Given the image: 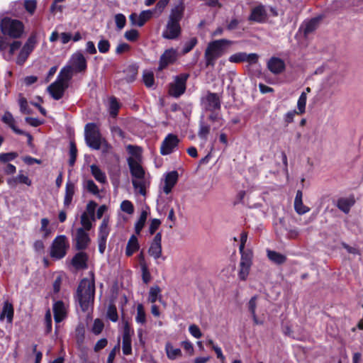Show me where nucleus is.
I'll use <instances>...</instances> for the list:
<instances>
[{"label": "nucleus", "mask_w": 363, "mask_h": 363, "mask_svg": "<svg viewBox=\"0 0 363 363\" xmlns=\"http://www.w3.org/2000/svg\"><path fill=\"white\" fill-rule=\"evenodd\" d=\"M35 38L30 37L26 44L21 48V43L20 41H14L9 46L6 39L0 35V51L4 58L8 61L13 59V56L16 51L19 50L16 62L18 65H23L34 48Z\"/></svg>", "instance_id": "nucleus-1"}, {"label": "nucleus", "mask_w": 363, "mask_h": 363, "mask_svg": "<svg viewBox=\"0 0 363 363\" xmlns=\"http://www.w3.org/2000/svg\"><path fill=\"white\" fill-rule=\"evenodd\" d=\"M95 284L94 280L83 279L77 288V299L83 311L88 310L94 300Z\"/></svg>", "instance_id": "nucleus-2"}, {"label": "nucleus", "mask_w": 363, "mask_h": 363, "mask_svg": "<svg viewBox=\"0 0 363 363\" xmlns=\"http://www.w3.org/2000/svg\"><path fill=\"white\" fill-rule=\"evenodd\" d=\"M233 43V41L227 39L216 40L210 43L205 51L206 65L213 66L216 60L221 57L225 53L226 48Z\"/></svg>", "instance_id": "nucleus-3"}, {"label": "nucleus", "mask_w": 363, "mask_h": 363, "mask_svg": "<svg viewBox=\"0 0 363 363\" xmlns=\"http://www.w3.org/2000/svg\"><path fill=\"white\" fill-rule=\"evenodd\" d=\"M69 63L60 71L65 80H70L74 73L85 72L87 67L86 60L81 52H74L71 56Z\"/></svg>", "instance_id": "nucleus-4"}, {"label": "nucleus", "mask_w": 363, "mask_h": 363, "mask_svg": "<svg viewBox=\"0 0 363 363\" xmlns=\"http://www.w3.org/2000/svg\"><path fill=\"white\" fill-rule=\"evenodd\" d=\"M0 29L3 34L16 38L22 35L23 25L18 20L5 17L0 21Z\"/></svg>", "instance_id": "nucleus-5"}, {"label": "nucleus", "mask_w": 363, "mask_h": 363, "mask_svg": "<svg viewBox=\"0 0 363 363\" xmlns=\"http://www.w3.org/2000/svg\"><path fill=\"white\" fill-rule=\"evenodd\" d=\"M84 136L87 145L94 149L99 150L101 145V135L95 123H87L84 128Z\"/></svg>", "instance_id": "nucleus-6"}, {"label": "nucleus", "mask_w": 363, "mask_h": 363, "mask_svg": "<svg viewBox=\"0 0 363 363\" xmlns=\"http://www.w3.org/2000/svg\"><path fill=\"white\" fill-rule=\"evenodd\" d=\"M201 105L206 112L220 111L221 101L218 94L208 91L201 98Z\"/></svg>", "instance_id": "nucleus-7"}, {"label": "nucleus", "mask_w": 363, "mask_h": 363, "mask_svg": "<svg viewBox=\"0 0 363 363\" xmlns=\"http://www.w3.org/2000/svg\"><path fill=\"white\" fill-rule=\"evenodd\" d=\"M68 247L66 237L65 235L57 236L52 242L50 256L55 259L63 258L66 255Z\"/></svg>", "instance_id": "nucleus-8"}, {"label": "nucleus", "mask_w": 363, "mask_h": 363, "mask_svg": "<svg viewBox=\"0 0 363 363\" xmlns=\"http://www.w3.org/2000/svg\"><path fill=\"white\" fill-rule=\"evenodd\" d=\"M69 81L65 80L61 72H60L56 81L50 84L47 90L54 99L58 100L63 96L65 90L68 86Z\"/></svg>", "instance_id": "nucleus-9"}, {"label": "nucleus", "mask_w": 363, "mask_h": 363, "mask_svg": "<svg viewBox=\"0 0 363 363\" xmlns=\"http://www.w3.org/2000/svg\"><path fill=\"white\" fill-rule=\"evenodd\" d=\"M189 77V75L185 73L176 76L174 82L169 85V94L174 97H179L183 94L186 90V84Z\"/></svg>", "instance_id": "nucleus-10"}, {"label": "nucleus", "mask_w": 363, "mask_h": 363, "mask_svg": "<svg viewBox=\"0 0 363 363\" xmlns=\"http://www.w3.org/2000/svg\"><path fill=\"white\" fill-rule=\"evenodd\" d=\"M147 252L150 257H153L157 264H159L158 259L160 258H162L163 260L165 259L166 257L162 256L161 233H157L155 235L153 240L150 243Z\"/></svg>", "instance_id": "nucleus-11"}, {"label": "nucleus", "mask_w": 363, "mask_h": 363, "mask_svg": "<svg viewBox=\"0 0 363 363\" xmlns=\"http://www.w3.org/2000/svg\"><path fill=\"white\" fill-rule=\"evenodd\" d=\"M109 219L107 217H105L99 228V234H98V244H99V251L103 255L106 250V241L107 238L110 233V228L108 226Z\"/></svg>", "instance_id": "nucleus-12"}, {"label": "nucleus", "mask_w": 363, "mask_h": 363, "mask_svg": "<svg viewBox=\"0 0 363 363\" xmlns=\"http://www.w3.org/2000/svg\"><path fill=\"white\" fill-rule=\"evenodd\" d=\"M180 34L179 22L168 19L165 29L162 32V37L165 39L173 40L177 38Z\"/></svg>", "instance_id": "nucleus-13"}, {"label": "nucleus", "mask_w": 363, "mask_h": 363, "mask_svg": "<svg viewBox=\"0 0 363 363\" xmlns=\"http://www.w3.org/2000/svg\"><path fill=\"white\" fill-rule=\"evenodd\" d=\"M252 253L247 252L241 255L238 277L241 280H245L249 274L252 265Z\"/></svg>", "instance_id": "nucleus-14"}, {"label": "nucleus", "mask_w": 363, "mask_h": 363, "mask_svg": "<svg viewBox=\"0 0 363 363\" xmlns=\"http://www.w3.org/2000/svg\"><path fill=\"white\" fill-rule=\"evenodd\" d=\"M179 140L177 136L173 134H169L162 143L160 152L162 155H167L172 153L174 149L178 145Z\"/></svg>", "instance_id": "nucleus-15"}, {"label": "nucleus", "mask_w": 363, "mask_h": 363, "mask_svg": "<svg viewBox=\"0 0 363 363\" xmlns=\"http://www.w3.org/2000/svg\"><path fill=\"white\" fill-rule=\"evenodd\" d=\"M258 55L256 53L247 54L244 52L235 53L230 56L229 61L233 63L247 62L250 64H255L258 60Z\"/></svg>", "instance_id": "nucleus-16"}, {"label": "nucleus", "mask_w": 363, "mask_h": 363, "mask_svg": "<svg viewBox=\"0 0 363 363\" xmlns=\"http://www.w3.org/2000/svg\"><path fill=\"white\" fill-rule=\"evenodd\" d=\"M152 14L153 11L145 10L140 12L139 15L135 13H131L129 16V19L132 25L141 27L145 23V22L151 18Z\"/></svg>", "instance_id": "nucleus-17"}, {"label": "nucleus", "mask_w": 363, "mask_h": 363, "mask_svg": "<svg viewBox=\"0 0 363 363\" xmlns=\"http://www.w3.org/2000/svg\"><path fill=\"white\" fill-rule=\"evenodd\" d=\"M74 240L77 250H84L87 247L90 242V238L86 230H84L82 228H79L77 230Z\"/></svg>", "instance_id": "nucleus-18"}, {"label": "nucleus", "mask_w": 363, "mask_h": 363, "mask_svg": "<svg viewBox=\"0 0 363 363\" xmlns=\"http://www.w3.org/2000/svg\"><path fill=\"white\" fill-rule=\"evenodd\" d=\"M52 311L57 323L62 322L67 317V307L62 301H57L54 303Z\"/></svg>", "instance_id": "nucleus-19"}, {"label": "nucleus", "mask_w": 363, "mask_h": 363, "mask_svg": "<svg viewBox=\"0 0 363 363\" xmlns=\"http://www.w3.org/2000/svg\"><path fill=\"white\" fill-rule=\"evenodd\" d=\"M267 67L272 73L279 74L285 69V62L279 57H272L267 62Z\"/></svg>", "instance_id": "nucleus-20"}, {"label": "nucleus", "mask_w": 363, "mask_h": 363, "mask_svg": "<svg viewBox=\"0 0 363 363\" xmlns=\"http://www.w3.org/2000/svg\"><path fill=\"white\" fill-rule=\"evenodd\" d=\"M2 121L4 123L7 124L13 130V132H15L16 134L26 135L28 137V143H30V141L32 140L31 135L28 133H25L23 130L18 129L15 125L14 118L10 112H9V111L5 112L4 115L2 117Z\"/></svg>", "instance_id": "nucleus-21"}, {"label": "nucleus", "mask_w": 363, "mask_h": 363, "mask_svg": "<svg viewBox=\"0 0 363 363\" xmlns=\"http://www.w3.org/2000/svg\"><path fill=\"white\" fill-rule=\"evenodd\" d=\"M267 14L264 6L259 5L252 9L251 14L250 15L248 20L262 23L267 19Z\"/></svg>", "instance_id": "nucleus-22"}, {"label": "nucleus", "mask_w": 363, "mask_h": 363, "mask_svg": "<svg viewBox=\"0 0 363 363\" xmlns=\"http://www.w3.org/2000/svg\"><path fill=\"white\" fill-rule=\"evenodd\" d=\"M128 164L130 168L131 175L135 179H144L145 171L141 165L133 158L129 157L128 159Z\"/></svg>", "instance_id": "nucleus-23"}, {"label": "nucleus", "mask_w": 363, "mask_h": 363, "mask_svg": "<svg viewBox=\"0 0 363 363\" xmlns=\"http://www.w3.org/2000/svg\"><path fill=\"white\" fill-rule=\"evenodd\" d=\"M176 60V51L174 49L166 50L160 57L159 70H162Z\"/></svg>", "instance_id": "nucleus-24"}, {"label": "nucleus", "mask_w": 363, "mask_h": 363, "mask_svg": "<svg viewBox=\"0 0 363 363\" xmlns=\"http://www.w3.org/2000/svg\"><path fill=\"white\" fill-rule=\"evenodd\" d=\"M184 0H179L178 3L171 9L169 19L180 22L184 15Z\"/></svg>", "instance_id": "nucleus-25"}, {"label": "nucleus", "mask_w": 363, "mask_h": 363, "mask_svg": "<svg viewBox=\"0 0 363 363\" xmlns=\"http://www.w3.org/2000/svg\"><path fill=\"white\" fill-rule=\"evenodd\" d=\"M178 180V173L176 171H172L167 174L164 179V185L163 186V191L166 194H169L172 188L177 184Z\"/></svg>", "instance_id": "nucleus-26"}, {"label": "nucleus", "mask_w": 363, "mask_h": 363, "mask_svg": "<svg viewBox=\"0 0 363 363\" xmlns=\"http://www.w3.org/2000/svg\"><path fill=\"white\" fill-rule=\"evenodd\" d=\"M91 204H94L95 206L96 203L94 202H90L87 205V209L90 212L91 218L86 212L83 213L81 216V224L83 226L82 228L86 231H89L91 230V228L92 227L91 221L94 220V209L90 208V206Z\"/></svg>", "instance_id": "nucleus-27"}, {"label": "nucleus", "mask_w": 363, "mask_h": 363, "mask_svg": "<svg viewBox=\"0 0 363 363\" xmlns=\"http://www.w3.org/2000/svg\"><path fill=\"white\" fill-rule=\"evenodd\" d=\"M88 256L84 252L77 253L72 259V264L77 269L87 268Z\"/></svg>", "instance_id": "nucleus-28"}, {"label": "nucleus", "mask_w": 363, "mask_h": 363, "mask_svg": "<svg viewBox=\"0 0 363 363\" xmlns=\"http://www.w3.org/2000/svg\"><path fill=\"white\" fill-rule=\"evenodd\" d=\"M13 307L9 301L4 303L2 311L0 314V320H3L5 318L9 323H11L13 318Z\"/></svg>", "instance_id": "nucleus-29"}, {"label": "nucleus", "mask_w": 363, "mask_h": 363, "mask_svg": "<svg viewBox=\"0 0 363 363\" xmlns=\"http://www.w3.org/2000/svg\"><path fill=\"white\" fill-rule=\"evenodd\" d=\"M354 203V200L353 199L341 198L337 202V207L345 213H348Z\"/></svg>", "instance_id": "nucleus-30"}, {"label": "nucleus", "mask_w": 363, "mask_h": 363, "mask_svg": "<svg viewBox=\"0 0 363 363\" xmlns=\"http://www.w3.org/2000/svg\"><path fill=\"white\" fill-rule=\"evenodd\" d=\"M74 338L77 347L81 349L85 340V329L83 325L79 324L77 326L74 331Z\"/></svg>", "instance_id": "nucleus-31"}, {"label": "nucleus", "mask_w": 363, "mask_h": 363, "mask_svg": "<svg viewBox=\"0 0 363 363\" xmlns=\"http://www.w3.org/2000/svg\"><path fill=\"white\" fill-rule=\"evenodd\" d=\"M139 249V244L138 238L135 235H133L128 240L126 245L125 255L128 257L131 256Z\"/></svg>", "instance_id": "nucleus-32"}, {"label": "nucleus", "mask_w": 363, "mask_h": 363, "mask_svg": "<svg viewBox=\"0 0 363 363\" xmlns=\"http://www.w3.org/2000/svg\"><path fill=\"white\" fill-rule=\"evenodd\" d=\"M165 351L168 359L171 360H174L182 355V350L179 348L174 347L170 342L166 343Z\"/></svg>", "instance_id": "nucleus-33"}, {"label": "nucleus", "mask_w": 363, "mask_h": 363, "mask_svg": "<svg viewBox=\"0 0 363 363\" xmlns=\"http://www.w3.org/2000/svg\"><path fill=\"white\" fill-rule=\"evenodd\" d=\"M91 174L94 179L99 183L105 184L107 181L105 172H104L97 165L91 164L90 166Z\"/></svg>", "instance_id": "nucleus-34"}, {"label": "nucleus", "mask_w": 363, "mask_h": 363, "mask_svg": "<svg viewBox=\"0 0 363 363\" xmlns=\"http://www.w3.org/2000/svg\"><path fill=\"white\" fill-rule=\"evenodd\" d=\"M210 130H211L210 125H208L204 122L203 116H202L199 121V129L198 131V136L201 139H202L203 140H206L208 135L210 133Z\"/></svg>", "instance_id": "nucleus-35"}, {"label": "nucleus", "mask_w": 363, "mask_h": 363, "mask_svg": "<svg viewBox=\"0 0 363 363\" xmlns=\"http://www.w3.org/2000/svg\"><path fill=\"white\" fill-rule=\"evenodd\" d=\"M74 184L72 182H67L66 184L65 195L64 199L65 206H69L71 203L73 196L74 194Z\"/></svg>", "instance_id": "nucleus-36"}, {"label": "nucleus", "mask_w": 363, "mask_h": 363, "mask_svg": "<svg viewBox=\"0 0 363 363\" xmlns=\"http://www.w3.org/2000/svg\"><path fill=\"white\" fill-rule=\"evenodd\" d=\"M268 258L275 264H281L286 262V257L285 255L273 250H267Z\"/></svg>", "instance_id": "nucleus-37"}, {"label": "nucleus", "mask_w": 363, "mask_h": 363, "mask_svg": "<svg viewBox=\"0 0 363 363\" xmlns=\"http://www.w3.org/2000/svg\"><path fill=\"white\" fill-rule=\"evenodd\" d=\"M161 289L158 286H151L148 294V301L154 303L157 300H161Z\"/></svg>", "instance_id": "nucleus-38"}, {"label": "nucleus", "mask_w": 363, "mask_h": 363, "mask_svg": "<svg viewBox=\"0 0 363 363\" xmlns=\"http://www.w3.org/2000/svg\"><path fill=\"white\" fill-rule=\"evenodd\" d=\"M319 20L318 18H314L305 22L303 25V33L305 35H308L317 28Z\"/></svg>", "instance_id": "nucleus-39"}, {"label": "nucleus", "mask_w": 363, "mask_h": 363, "mask_svg": "<svg viewBox=\"0 0 363 363\" xmlns=\"http://www.w3.org/2000/svg\"><path fill=\"white\" fill-rule=\"evenodd\" d=\"M147 214L148 213L146 210L142 211L138 220L135 224V230L137 234H140L143 228L147 218Z\"/></svg>", "instance_id": "nucleus-40"}, {"label": "nucleus", "mask_w": 363, "mask_h": 363, "mask_svg": "<svg viewBox=\"0 0 363 363\" xmlns=\"http://www.w3.org/2000/svg\"><path fill=\"white\" fill-rule=\"evenodd\" d=\"M135 321L142 325H144L146 323V314L142 304H138L137 306Z\"/></svg>", "instance_id": "nucleus-41"}, {"label": "nucleus", "mask_w": 363, "mask_h": 363, "mask_svg": "<svg viewBox=\"0 0 363 363\" xmlns=\"http://www.w3.org/2000/svg\"><path fill=\"white\" fill-rule=\"evenodd\" d=\"M133 186L134 189L138 191L139 194H140L143 196H145L146 194L145 191V183L143 180V179H135L132 181Z\"/></svg>", "instance_id": "nucleus-42"}, {"label": "nucleus", "mask_w": 363, "mask_h": 363, "mask_svg": "<svg viewBox=\"0 0 363 363\" xmlns=\"http://www.w3.org/2000/svg\"><path fill=\"white\" fill-rule=\"evenodd\" d=\"M143 79L144 84L148 88L152 87L154 85L155 79L154 74L152 71L145 70L143 72Z\"/></svg>", "instance_id": "nucleus-43"}, {"label": "nucleus", "mask_w": 363, "mask_h": 363, "mask_svg": "<svg viewBox=\"0 0 363 363\" xmlns=\"http://www.w3.org/2000/svg\"><path fill=\"white\" fill-rule=\"evenodd\" d=\"M307 96L306 92H302L297 101V108L299 114H303L306 111Z\"/></svg>", "instance_id": "nucleus-44"}, {"label": "nucleus", "mask_w": 363, "mask_h": 363, "mask_svg": "<svg viewBox=\"0 0 363 363\" xmlns=\"http://www.w3.org/2000/svg\"><path fill=\"white\" fill-rule=\"evenodd\" d=\"M84 187L90 193H91L94 195L99 194V190L98 186L96 185V184L91 179H88L84 181Z\"/></svg>", "instance_id": "nucleus-45"}, {"label": "nucleus", "mask_w": 363, "mask_h": 363, "mask_svg": "<svg viewBox=\"0 0 363 363\" xmlns=\"http://www.w3.org/2000/svg\"><path fill=\"white\" fill-rule=\"evenodd\" d=\"M77 150L74 142L71 141L69 143V164L73 166L75 163L77 158Z\"/></svg>", "instance_id": "nucleus-46"}, {"label": "nucleus", "mask_w": 363, "mask_h": 363, "mask_svg": "<svg viewBox=\"0 0 363 363\" xmlns=\"http://www.w3.org/2000/svg\"><path fill=\"white\" fill-rule=\"evenodd\" d=\"M198 40L195 37L191 38L189 40L185 42L182 50V54L184 55L189 52L196 46Z\"/></svg>", "instance_id": "nucleus-47"}, {"label": "nucleus", "mask_w": 363, "mask_h": 363, "mask_svg": "<svg viewBox=\"0 0 363 363\" xmlns=\"http://www.w3.org/2000/svg\"><path fill=\"white\" fill-rule=\"evenodd\" d=\"M107 317L108 319H110L113 322H116L118 319V313L116 310V307L113 305L110 304L108 307L107 310Z\"/></svg>", "instance_id": "nucleus-48"}, {"label": "nucleus", "mask_w": 363, "mask_h": 363, "mask_svg": "<svg viewBox=\"0 0 363 363\" xmlns=\"http://www.w3.org/2000/svg\"><path fill=\"white\" fill-rule=\"evenodd\" d=\"M114 18L118 30H122L126 23L125 16L122 13H118L115 16Z\"/></svg>", "instance_id": "nucleus-49"}, {"label": "nucleus", "mask_w": 363, "mask_h": 363, "mask_svg": "<svg viewBox=\"0 0 363 363\" xmlns=\"http://www.w3.org/2000/svg\"><path fill=\"white\" fill-rule=\"evenodd\" d=\"M210 114L208 116L209 121L212 122H218L220 125L223 124V118L220 114V111H209Z\"/></svg>", "instance_id": "nucleus-50"}, {"label": "nucleus", "mask_w": 363, "mask_h": 363, "mask_svg": "<svg viewBox=\"0 0 363 363\" xmlns=\"http://www.w3.org/2000/svg\"><path fill=\"white\" fill-rule=\"evenodd\" d=\"M140 269L142 272L143 281L145 284H148L151 281L152 277L149 271L147 264H143V267H140Z\"/></svg>", "instance_id": "nucleus-51"}, {"label": "nucleus", "mask_w": 363, "mask_h": 363, "mask_svg": "<svg viewBox=\"0 0 363 363\" xmlns=\"http://www.w3.org/2000/svg\"><path fill=\"white\" fill-rule=\"evenodd\" d=\"M121 209L128 214H133L134 212V206L128 200H124L121 203Z\"/></svg>", "instance_id": "nucleus-52"}, {"label": "nucleus", "mask_w": 363, "mask_h": 363, "mask_svg": "<svg viewBox=\"0 0 363 363\" xmlns=\"http://www.w3.org/2000/svg\"><path fill=\"white\" fill-rule=\"evenodd\" d=\"M104 325L101 320L96 318L94 321L93 327H92V333L95 335H99L103 329H104Z\"/></svg>", "instance_id": "nucleus-53"}, {"label": "nucleus", "mask_w": 363, "mask_h": 363, "mask_svg": "<svg viewBox=\"0 0 363 363\" xmlns=\"http://www.w3.org/2000/svg\"><path fill=\"white\" fill-rule=\"evenodd\" d=\"M18 154L16 152H7V153H1L0 154V162L3 164L8 163L10 161L13 160Z\"/></svg>", "instance_id": "nucleus-54"}, {"label": "nucleus", "mask_w": 363, "mask_h": 363, "mask_svg": "<svg viewBox=\"0 0 363 363\" xmlns=\"http://www.w3.org/2000/svg\"><path fill=\"white\" fill-rule=\"evenodd\" d=\"M294 208L297 213L302 215L310 211V208L303 205V201L294 202Z\"/></svg>", "instance_id": "nucleus-55"}, {"label": "nucleus", "mask_w": 363, "mask_h": 363, "mask_svg": "<svg viewBox=\"0 0 363 363\" xmlns=\"http://www.w3.org/2000/svg\"><path fill=\"white\" fill-rule=\"evenodd\" d=\"M119 104L116 98L113 97L110 99V114L116 116L118 113Z\"/></svg>", "instance_id": "nucleus-56"}, {"label": "nucleus", "mask_w": 363, "mask_h": 363, "mask_svg": "<svg viewBox=\"0 0 363 363\" xmlns=\"http://www.w3.org/2000/svg\"><path fill=\"white\" fill-rule=\"evenodd\" d=\"M125 38L129 41H135L139 36L138 31L135 29L127 30L124 34Z\"/></svg>", "instance_id": "nucleus-57"}, {"label": "nucleus", "mask_w": 363, "mask_h": 363, "mask_svg": "<svg viewBox=\"0 0 363 363\" xmlns=\"http://www.w3.org/2000/svg\"><path fill=\"white\" fill-rule=\"evenodd\" d=\"M36 1L35 0H25L23 6L26 11L30 13H33L36 9Z\"/></svg>", "instance_id": "nucleus-58"}, {"label": "nucleus", "mask_w": 363, "mask_h": 363, "mask_svg": "<svg viewBox=\"0 0 363 363\" xmlns=\"http://www.w3.org/2000/svg\"><path fill=\"white\" fill-rule=\"evenodd\" d=\"M99 51L101 53H106L110 48V43L107 40H101L98 43Z\"/></svg>", "instance_id": "nucleus-59"}, {"label": "nucleus", "mask_w": 363, "mask_h": 363, "mask_svg": "<svg viewBox=\"0 0 363 363\" xmlns=\"http://www.w3.org/2000/svg\"><path fill=\"white\" fill-rule=\"evenodd\" d=\"M189 331L190 334L195 338H200L202 336V333L201 332V330L195 324H191L189 325Z\"/></svg>", "instance_id": "nucleus-60"}, {"label": "nucleus", "mask_w": 363, "mask_h": 363, "mask_svg": "<svg viewBox=\"0 0 363 363\" xmlns=\"http://www.w3.org/2000/svg\"><path fill=\"white\" fill-rule=\"evenodd\" d=\"M122 350L125 355H129L132 353L131 340H123Z\"/></svg>", "instance_id": "nucleus-61"}, {"label": "nucleus", "mask_w": 363, "mask_h": 363, "mask_svg": "<svg viewBox=\"0 0 363 363\" xmlns=\"http://www.w3.org/2000/svg\"><path fill=\"white\" fill-rule=\"evenodd\" d=\"M257 296H252L248 302L247 306L248 310L250 312L251 315L256 313V308H257Z\"/></svg>", "instance_id": "nucleus-62"}, {"label": "nucleus", "mask_w": 363, "mask_h": 363, "mask_svg": "<svg viewBox=\"0 0 363 363\" xmlns=\"http://www.w3.org/2000/svg\"><path fill=\"white\" fill-rule=\"evenodd\" d=\"M161 224V221L157 218H154L151 220L149 227V232L151 235H153L155 231L158 229Z\"/></svg>", "instance_id": "nucleus-63"}, {"label": "nucleus", "mask_w": 363, "mask_h": 363, "mask_svg": "<svg viewBox=\"0 0 363 363\" xmlns=\"http://www.w3.org/2000/svg\"><path fill=\"white\" fill-rule=\"evenodd\" d=\"M1 169L6 174H13L16 171V167L10 163L4 164V166L1 167Z\"/></svg>", "instance_id": "nucleus-64"}]
</instances>
